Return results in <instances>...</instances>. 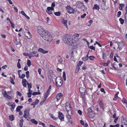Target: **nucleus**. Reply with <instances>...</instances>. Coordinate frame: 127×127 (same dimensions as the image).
Returning a JSON list of instances; mask_svg holds the SVG:
<instances>
[{
	"label": "nucleus",
	"instance_id": "f257e3e1",
	"mask_svg": "<svg viewBox=\"0 0 127 127\" xmlns=\"http://www.w3.org/2000/svg\"><path fill=\"white\" fill-rule=\"evenodd\" d=\"M37 30L38 33L44 40L48 41L52 40V36L50 33L45 30L42 26H38Z\"/></svg>",
	"mask_w": 127,
	"mask_h": 127
},
{
	"label": "nucleus",
	"instance_id": "f03ea898",
	"mask_svg": "<svg viewBox=\"0 0 127 127\" xmlns=\"http://www.w3.org/2000/svg\"><path fill=\"white\" fill-rule=\"evenodd\" d=\"M64 42L67 44L72 46H75V44L74 41L73 39V36L71 35L66 34L63 38Z\"/></svg>",
	"mask_w": 127,
	"mask_h": 127
},
{
	"label": "nucleus",
	"instance_id": "7ed1b4c3",
	"mask_svg": "<svg viewBox=\"0 0 127 127\" xmlns=\"http://www.w3.org/2000/svg\"><path fill=\"white\" fill-rule=\"evenodd\" d=\"M25 30L24 31V32L25 33L26 36L28 38L30 39L31 37V35L30 34V32L29 31L28 28L25 26L24 27Z\"/></svg>",
	"mask_w": 127,
	"mask_h": 127
},
{
	"label": "nucleus",
	"instance_id": "20e7f679",
	"mask_svg": "<svg viewBox=\"0 0 127 127\" xmlns=\"http://www.w3.org/2000/svg\"><path fill=\"white\" fill-rule=\"evenodd\" d=\"M67 12L69 14L74 13L75 11L74 9L72 8L70 5H68L66 7Z\"/></svg>",
	"mask_w": 127,
	"mask_h": 127
},
{
	"label": "nucleus",
	"instance_id": "39448f33",
	"mask_svg": "<svg viewBox=\"0 0 127 127\" xmlns=\"http://www.w3.org/2000/svg\"><path fill=\"white\" fill-rule=\"evenodd\" d=\"M29 109H26L24 111V115H23L24 117L28 120L30 119V118L29 117Z\"/></svg>",
	"mask_w": 127,
	"mask_h": 127
},
{
	"label": "nucleus",
	"instance_id": "423d86ee",
	"mask_svg": "<svg viewBox=\"0 0 127 127\" xmlns=\"http://www.w3.org/2000/svg\"><path fill=\"white\" fill-rule=\"evenodd\" d=\"M65 109L67 113H70V114H72V110L71 109V106L70 104L68 105H66L65 106Z\"/></svg>",
	"mask_w": 127,
	"mask_h": 127
},
{
	"label": "nucleus",
	"instance_id": "0eeeda50",
	"mask_svg": "<svg viewBox=\"0 0 127 127\" xmlns=\"http://www.w3.org/2000/svg\"><path fill=\"white\" fill-rule=\"evenodd\" d=\"M75 5L77 7L79 8H81L83 6L84 7L85 6V5H84L82 2L79 1L76 2Z\"/></svg>",
	"mask_w": 127,
	"mask_h": 127
},
{
	"label": "nucleus",
	"instance_id": "6e6552de",
	"mask_svg": "<svg viewBox=\"0 0 127 127\" xmlns=\"http://www.w3.org/2000/svg\"><path fill=\"white\" fill-rule=\"evenodd\" d=\"M58 116L61 121H64V116L61 112H60L58 113Z\"/></svg>",
	"mask_w": 127,
	"mask_h": 127
},
{
	"label": "nucleus",
	"instance_id": "1a4fd4ad",
	"mask_svg": "<svg viewBox=\"0 0 127 127\" xmlns=\"http://www.w3.org/2000/svg\"><path fill=\"white\" fill-rule=\"evenodd\" d=\"M54 9V8H53L48 7L47 8V9L46 10V12L48 14H52V11Z\"/></svg>",
	"mask_w": 127,
	"mask_h": 127
},
{
	"label": "nucleus",
	"instance_id": "9d476101",
	"mask_svg": "<svg viewBox=\"0 0 127 127\" xmlns=\"http://www.w3.org/2000/svg\"><path fill=\"white\" fill-rule=\"evenodd\" d=\"M56 85L58 87L61 86L62 85L63 83L62 80L61 78L58 80L57 81H56Z\"/></svg>",
	"mask_w": 127,
	"mask_h": 127
},
{
	"label": "nucleus",
	"instance_id": "9b49d317",
	"mask_svg": "<svg viewBox=\"0 0 127 127\" xmlns=\"http://www.w3.org/2000/svg\"><path fill=\"white\" fill-rule=\"evenodd\" d=\"M89 110L90 111L89 112V117L91 118H93L95 116L94 112L93 111L91 108H89Z\"/></svg>",
	"mask_w": 127,
	"mask_h": 127
},
{
	"label": "nucleus",
	"instance_id": "f8f14e48",
	"mask_svg": "<svg viewBox=\"0 0 127 127\" xmlns=\"http://www.w3.org/2000/svg\"><path fill=\"white\" fill-rule=\"evenodd\" d=\"M7 105L11 107L10 110L11 111H13L15 107V104L12 102L11 103H9L7 104Z\"/></svg>",
	"mask_w": 127,
	"mask_h": 127
},
{
	"label": "nucleus",
	"instance_id": "ddd939ff",
	"mask_svg": "<svg viewBox=\"0 0 127 127\" xmlns=\"http://www.w3.org/2000/svg\"><path fill=\"white\" fill-rule=\"evenodd\" d=\"M118 49L120 50H121L124 46V44L122 41L119 42L118 43Z\"/></svg>",
	"mask_w": 127,
	"mask_h": 127
},
{
	"label": "nucleus",
	"instance_id": "4468645a",
	"mask_svg": "<svg viewBox=\"0 0 127 127\" xmlns=\"http://www.w3.org/2000/svg\"><path fill=\"white\" fill-rule=\"evenodd\" d=\"M62 93H59L57 94L56 95V98L57 99V101H58L60 98L62 97L63 96Z\"/></svg>",
	"mask_w": 127,
	"mask_h": 127
},
{
	"label": "nucleus",
	"instance_id": "2eb2a0df",
	"mask_svg": "<svg viewBox=\"0 0 127 127\" xmlns=\"http://www.w3.org/2000/svg\"><path fill=\"white\" fill-rule=\"evenodd\" d=\"M23 55H24L25 56H29V57H34V56H35L36 57H38L39 56L38 54H37L36 55H32V56H31V55H30V53L29 54V53H23Z\"/></svg>",
	"mask_w": 127,
	"mask_h": 127
},
{
	"label": "nucleus",
	"instance_id": "dca6fc26",
	"mask_svg": "<svg viewBox=\"0 0 127 127\" xmlns=\"http://www.w3.org/2000/svg\"><path fill=\"white\" fill-rule=\"evenodd\" d=\"M79 90L82 95H84L86 92V90L85 89L83 88H80L79 89Z\"/></svg>",
	"mask_w": 127,
	"mask_h": 127
},
{
	"label": "nucleus",
	"instance_id": "f3484780",
	"mask_svg": "<svg viewBox=\"0 0 127 127\" xmlns=\"http://www.w3.org/2000/svg\"><path fill=\"white\" fill-rule=\"evenodd\" d=\"M38 51L39 52L44 54L47 53H48V51H45L43 49L41 48H39L38 50Z\"/></svg>",
	"mask_w": 127,
	"mask_h": 127
},
{
	"label": "nucleus",
	"instance_id": "a211bd4d",
	"mask_svg": "<svg viewBox=\"0 0 127 127\" xmlns=\"http://www.w3.org/2000/svg\"><path fill=\"white\" fill-rule=\"evenodd\" d=\"M98 104L100 108L102 109H103L104 105L103 103V101L102 100L99 99V100Z\"/></svg>",
	"mask_w": 127,
	"mask_h": 127
},
{
	"label": "nucleus",
	"instance_id": "6ab92c4d",
	"mask_svg": "<svg viewBox=\"0 0 127 127\" xmlns=\"http://www.w3.org/2000/svg\"><path fill=\"white\" fill-rule=\"evenodd\" d=\"M39 101L38 99H36L35 101L32 102L31 104V105H32L33 106V108H34L35 107V105L38 104Z\"/></svg>",
	"mask_w": 127,
	"mask_h": 127
},
{
	"label": "nucleus",
	"instance_id": "aec40b11",
	"mask_svg": "<svg viewBox=\"0 0 127 127\" xmlns=\"http://www.w3.org/2000/svg\"><path fill=\"white\" fill-rule=\"evenodd\" d=\"M122 124L125 125H127V119H124L122 121Z\"/></svg>",
	"mask_w": 127,
	"mask_h": 127
},
{
	"label": "nucleus",
	"instance_id": "412c9836",
	"mask_svg": "<svg viewBox=\"0 0 127 127\" xmlns=\"http://www.w3.org/2000/svg\"><path fill=\"white\" fill-rule=\"evenodd\" d=\"M27 80H26L24 79L22 80V84L25 87H26L27 86L26 83L27 82Z\"/></svg>",
	"mask_w": 127,
	"mask_h": 127
},
{
	"label": "nucleus",
	"instance_id": "4be33fe9",
	"mask_svg": "<svg viewBox=\"0 0 127 127\" xmlns=\"http://www.w3.org/2000/svg\"><path fill=\"white\" fill-rule=\"evenodd\" d=\"M50 92L47 91L45 93L44 97V101H45L46 99V98L48 96V95H49L50 94Z\"/></svg>",
	"mask_w": 127,
	"mask_h": 127
},
{
	"label": "nucleus",
	"instance_id": "5701e85b",
	"mask_svg": "<svg viewBox=\"0 0 127 127\" xmlns=\"http://www.w3.org/2000/svg\"><path fill=\"white\" fill-rule=\"evenodd\" d=\"M100 9L99 6L97 4H94V6L93 8V10H99Z\"/></svg>",
	"mask_w": 127,
	"mask_h": 127
},
{
	"label": "nucleus",
	"instance_id": "b1692460",
	"mask_svg": "<svg viewBox=\"0 0 127 127\" xmlns=\"http://www.w3.org/2000/svg\"><path fill=\"white\" fill-rule=\"evenodd\" d=\"M49 116L51 118H52L54 120H57V118L55 117L54 116V115L50 113L49 114Z\"/></svg>",
	"mask_w": 127,
	"mask_h": 127
},
{
	"label": "nucleus",
	"instance_id": "393cba45",
	"mask_svg": "<svg viewBox=\"0 0 127 127\" xmlns=\"http://www.w3.org/2000/svg\"><path fill=\"white\" fill-rule=\"evenodd\" d=\"M68 114L67 115L66 117L68 119H71V114H70V113H67Z\"/></svg>",
	"mask_w": 127,
	"mask_h": 127
},
{
	"label": "nucleus",
	"instance_id": "a878e982",
	"mask_svg": "<svg viewBox=\"0 0 127 127\" xmlns=\"http://www.w3.org/2000/svg\"><path fill=\"white\" fill-rule=\"evenodd\" d=\"M23 108V107L21 106H18L16 108V111L18 112H19L20 111L21 109Z\"/></svg>",
	"mask_w": 127,
	"mask_h": 127
},
{
	"label": "nucleus",
	"instance_id": "bb28decb",
	"mask_svg": "<svg viewBox=\"0 0 127 127\" xmlns=\"http://www.w3.org/2000/svg\"><path fill=\"white\" fill-rule=\"evenodd\" d=\"M9 120L11 121H13L14 120V115H10L9 116Z\"/></svg>",
	"mask_w": 127,
	"mask_h": 127
},
{
	"label": "nucleus",
	"instance_id": "cd10ccee",
	"mask_svg": "<svg viewBox=\"0 0 127 127\" xmlns=\"http://www.w3.org/2000/svg\"><path fill=\"white\" fill-rule=\"evenodd\" d=\"M67 21L66 20H64L63 22V24L67 28Z\"/></svg>",
	"mask_w": 127,
	"mask_h": 127
},
{
	"label": "nucleus",
	"instance_id": "c85d7f7f",
	"mask_svg": "<svg viewBox=\"0 0 127 127\" xmlns=\"http://www.w3.org/2000/svg\"><path fill=\"white\" fill-rule=\"evenodd\" d=\"M106 54L104 52H103L102 54V58L103 59H106Z\"/></svg>",
	"mask_w": 127,
	"mask_h": 127
},
{
	"label": "nucleus",
	"instance_id": "c756f323",
	"mask_svg": "<svg viewBox=\"0 0 127 127\" xmlns=\"http://www.w3.org/2000/svg\"><path fill=\"white\" fill-rule=\"evenodd\" d=\"M14 42L15 44L16 45H18L20 43L18 39H15V40L14 41Z\"/></svg>",
	"mask_w": 127,
	"mask_h": 127
},
{
	"label": "nucleus",
	"instance_id": "7c9ffc66",
	"mask_svg": "<svg viewBox=\"0 0 127 127\" xmlns=\"http://www.w3.org/2000/svg\"><path fill=\"white\" fill-rule=\"evenodd\" d=\"M23 119H21L20 120V123L19 124V126L20 127H22L23 125Z\"/></svg>",
	"mask_w": 127,
	"mask_h": 127
},
{
	"label": "nucleus",
	"instance_id": "2f4dec72",
	"mask_svg": "<svg viewBox=\"0 0 127 127\" xmlns=\"http://www.w3.org/2000/svg\"><path fill=\"white\" fill-rule=\"evenodd\" d=\"M54 14L56 16H60L61 14V12L59 11L56 12L54 13Z\"/></svg>",
	"mask_w": 127,
	"mask_h": 127
},
{
	"label": "nucleus",
	"instance_id": "473e14b6",
	"mask_svg": "<svg viewBox=\"0 0 127 127\" xmlns=\"http://www.w3.org/2000/svg\"><path fill=\"white\" fill-rule=\"evenodd\" d=\"M31 121L32 123H34L35 124H37L38 123L37 121L34 119H32Z\"/></svg>",
	"mask_w": 127,
	"mask_h": 127
},
{
	"label": "nucleus",
	"instance_id": "72a5a7b5",
	"mask_svg": "<svg viewBox=\"0 0 127 127\" xmlns=\"http://www.w3.org/2000/svg\"><path fill=\"white\" fill-rule=\"evenodd\" d=\"M2 93L4 97H5L7 95H8L6 92L5 91H4L3 92H2Z\"/></svg>",
	"mask_w": 127,
	"mask_h": 127
},
{
	"label": "nucleus",
	"instance_id": "f704fd0d",
	"mask_svg": "<svg viewBox=\"0 0 127 127\" xmlns=\"http://www.w3.org/2000/svg\"><path fill=\"white\" fill-rule=\"evenodd\" d=\"M10 81L11 83L13 84H14L15 82L12 78L11 77H10Z\"/></svg>",
	"mask_w": 127,
	"mask_h": 127
},
{
	"label": "nucleus",
	"instance_id": "c9c22d12",
	"mask_svg": "<svg viewBox=\"0 0 127 127\" xmlns=\"http://www.w3.org/2000/svg\"><path fill=\"white\" fill-rule=\"evenodd\" d=\"M63 78L64 80V81H65L66 80V74L65 72H64L63 73Z\"/></svg>",
	"mask_w": 127,
	"mask_h": 127
},
{
	"label": "nucleus",
	"instance_id": "e433bc0d",
	"mask_svg": "<svg viewBox=\"0 0 127 127\" xmlns=\"http://www.w3.org/2000/svg\"><path fill=\"white\" fill-rule=\"evenodd\" d=\"M83 63V62L81 61H79V63L77 64V66L79 67Z\"/></svg>",
	"mask_w": 127,
	"mask_h": 127
},
{
	"label": "nucleus",
	"instance_id": "4c0bfd02",
	"mask_svg": "<svg viewBox=\"0 0 127 127\" xmlns=\"http://www.w3.org/2000/svg\"><path fill=\"white\" fill-rule=\"evenodd\" d=\"M27 64L28 66H30L31 65V63L30 60H28L27 63Z\"/></svg>",
	"mask_w": 127,
	"mask_h": 127
},
{
	"label": "nucleus",
	"instance_id": "58836bf2",
	"mask_svg": "<svg viewBox=\"0 0 127 127\" xmlns=\"http://www.w3.org/2000/svg\"><path fill=\"white\" fill-rule=\"evenodd\" d=\"M80 68L79 67L77 66L75 73H77L79 71Z\"/></svg>",
	"mask_w": 127,
	"mask_h": 127
},
{
	"label": "nucleus",
	"instance_id": "ea45409f",
	"mask_svg": "<svg viewBox=\"0 0 127 127\" xmlns=\"http://www.w3.org/2000/svg\"><path fill=\"white\" fill-rule=\"evenodd\" d=\"M119 20L121 24L122 25L124 23V20L122 18H120Z\"/></svg>",
	"mask_w": 127,
	"mask_h": 127
},
{
	"label": "nucleus",
	"instance_id": "a19ab883",
	"mask_svg": "<svg viewBox=\"0 0 127 127\" xmlns=\"http://www.w3.org/2000/svg\"><path fill=\"white\" fill-rule=\"evenodd\" d=\"M91 60H93L95 58V57L93 56H90L88 58Z\"/></svg>",
	"mask_w": 127,
	"mask_h": 127
},
{
	"label": "nucleus",
	"instance_id": "79ce46f5",
	"mask_svg": "<svg viewBox=\"0 0 127 127\" xmlns=\"http://www.w3.org/2000/svg\"><path fill=\"white\" fill-rule=\"evenodd\" d=\"M82 59L84 61H86L88 60V58H86V57H84L82 58Z\"/></svg>",
	"mask_w": 127,
	"mask_h": 127
},
{
	"label": "nucleus",
	"instance_id": "37998d69",
	"mask_svg": "<svg viewBox=\"0 0 127 127\" xmlns=\"http://www.w3.org/2000/svg\"><path fill=\"white\" fill-rule=\"evenodd\" d=\"M5 97H6L7 99L9 100H11L12 99V97L8 94Z\"/></svg>",
	"mask_w": 127,
	"mask_h": 127
},
{
	"label": "nucleus",
	"instance_id": "c03bdc74",
	"mask_svg": "<svg viewBox=\"0 0 127 127\" xmlns=\"http://www.w3.org/2000/svg\"><path fill=\"white\" fill-rule=\"evenodd\" d=\"M40 94V93L39 92H35L33 93L32 94L33 95H39Z\"/></svg>",
	"mask_w": 127,
	"mask_h": 127
},
{
	"label": "nucleus",
	"instance_id": "a18cd8bd",
	"mask_svg": "<svg viewBox=\"0 0 127 127\" xmlns=\"http://www.w3.org/2000/svg\"><path fill=\"white\" fill-rule=\"evenodd\" d=\"M26 77L27 78H28L29 76V72L28 71H26Z\"/></svg>",
	"mask_w": 127,
	"mask_h": 127
},
{
	"label": "nucleus",
	"instance_id": "49530a36",
	"mask_svg": "<svg viewBox=\"0 0 127 127\" xmlns=\"http://www.w3.org/2000/svg\"><path fill=\"white\" fill-rule=\"evenodd\" d=\"M25 76V74H22L21 76L20 75L19 76V77L21 79H23L24 78Z\"/></svg>",
	"mask_w": 127,
	"mask_h": 127
},
{
	"label": "nucleus",
	"instance_id": "de8ad7c7",
	"mask_svg": "<svg viewBox=\"0 0 127 127\" xmlns=\"http://www.w3.org/2000/svg\"><path fill=\"white\" fill-rule=\"evenodd\" d=\"M121 14V12L120 11H119L117 13V17H120Z\"/></svg>",
	"mask_w": 127,
	"mask_h": 127
},
{
	"label": "nucleus",
	"instance_id": "09e8293b",
	"mask_svg": "<svg viewBox=\"0 0 127 127\" xmlns=\"http://www.w3.org/2000/svg\"><path fill=\"white\" fill-rule=\"evenodd\" d=\"M36 54V52L35 51H33L31 52L30 53V55L31 56H32L34 54Z\"/></svg>",
	"mask_w": 127,
	"mask_h": 127
},
{
	"label": "nucleus",
	"instance_id": "8fccbe9b",
	"mask_svg": "<svg viewBox=\"0 0 127 127\" xmlns=\"http://www.w3.org/2000/svg\"><path fill=\"white\" fill-rule=\"evenodd\" d=\"M58 61L59 63H61L63 61V60L60 57H59L58 58Z\"/></svg>",
	"mask_w": 127,
	"mask_h": 127
},
{
	"label": "nucleus",
	"instance_id": "3c124183",
	"mask_svg": "<svg viewBox=\"0 0 127 127\" xmlns=\"http://www.w3.org/2000/svg\"><path fill=\"white\" fill-rule=\"evenodd\" d=\"M17 66L19 68H21V65L20 64V62H18V63H17Z\"/></svg>",
	"mask_w": 127,
	"mask_h": 127
},
{
	"label": "nucleus",
	"instance_id": "603ef678",
	"mask_svg": "<svg viewBox=\"0 0 127 127\" xmlns=\"http://www.w3.org/2000/svg\"><path fill=\"white\" fill-rule=\"evenodd\" d=\"M89 47L92 50H95V47L92 46H91L90 47Z\"/></svg>",
	"mask_w": 127,
	"mask_h": 127
},
{
	"label": "nucleus",
	"instance_id": "864d4df0",
	"mask_svg": "<svg viewBox=\"0 0 127 127\" xmlns=\"http://www.w3.org/2000/svg\"><path fill=\"white\" fill-rule=\"evenodd\" d=\"M78 113L80 115H81L82 114V112L80 110H78L77 111Z\"/></svg>",
	"mask_w": 127,
	"mask_h": 127
},
{
	"label": "nucleus",
	"instance_id": "5fc2aeb1",
	"mask_svg": "<svg viewBox=\"0 0 127 127\" xmlns=\"http://www.w3.org/2000/svg\"><path fill=\"white\" fill-rule=\"evenodd\" d=\"M10 24H11L12 27L13 28H15L14 25L12 23V22H11V23H10Z\"/></svg>",
	"mask_w": 127,
	"mask_h": 127
},
{
	"label": "nucleus",
	"instance_id": "6e6d98bb",
	"mask_svg": "<svg viewBox=\"0 0 127 127\" xmlns=\"http://www.w3.org/2000/svg\"><path fill=\"white\" fill-rule=\"evenodd\" d=\"M74 35L75 36V37H79V35L78 34V33H75L74 34Z\"/></svg>",
	"mask_w": 127,
	"mask_h": 127
},
{
	"label": "nucleus",
	"instance_id": "4d7b16f0",
	"mask_svg": "<svg viewBox=\"0 0 127 127\" xmlns=\"http://www.w3.org/2000/svg\"><path fill=\"white\" fill-rule=\"evenodd\" d=\"M55 6V3L54 2H53L52 3L51 7H52V8H54V7Z\"/></svg>",
	"mask_w": 127,
	"mask_h": 127
},
{
	"label": "nucleus",
	"instance_id": "13d9d810",
	"mask_svg": "<svg viewBox=\"0 0 127 127\" xmlns=\"http://www.w3.org/2000/svg\"><path fill=\"white\" fill-rule=\"evenodd\" d=\"M86 15V13H84L83 15L81 16V18H84L85 17Z\"/></svg>",
	"mask_w": 127,
	"mask_h": 127
},
{
	"label": "nucleus",
	"instance_id": "bf43d9fd",
	"mask_svg": "<svg viewBox=\"0 0 127 127\" xmlns=\"http://www.w3.org/2000/svg\"><path fill=\"white\" fill-rule=\"evenodd\" d=\"M28 89H30L32 87V85L31 83H30L29 85H28Z\"/></svg>",
	"mask_w": 127,
	"mask_h": 127
},
{
	"label": "nucleus",
	"instance_id": "052dcab7",
	"mask_svg": "<svg viewBox=\"0 0 127 127\" xmlns=\"http://www.w3.org/2000/svg\"><path fill=\"white\" fill-rule=\"evenodd\" d=\"M17 95H18L19 96H21V95H22V94L20 92H19L18 91H17Z\"/></svg>",
	"mask_w": 127,
	"mask_h": 127
},
{
	"label": "nucleus",
	"instance_id": "680f3d73",
	"mask_svg": "<svg viewBox=\"0 0 127 127\" xmlns=\"http://www.w3.org/2000/svg\"><path fill=\"white\" fill-rule=\"evenodd\" d=\"M38 72L40 74H41V68H39L38 69Z\"/></svg>",
	"mask_w": 127,
	"mask_h": 127
},
{
	"label": "nucleus",
	"instance_id": "e2e57ef3",
	"mask_svg": "<svg viewBox=\"0 0 127 127\" xmlns=\"http://www.w3.org/2000/svg\"><path fill=\"white\" fill-rule=\"evenodd\" d=\"M21 13L24 16L26 15L25 13L23 11H21Z\"/></svg>",
	"mask_w": 127,
	"mask_h": 127
},
{
	"label": "nucleus",
	"instance_id": "0e129e2a",
	"mask_svg": "<svg viewBox=\"0 0 127 127\" xmlns=\"http://www.w3.org/2000/svg\"><path fill=\"white\" fill-rule=\"evenodd\" d=\"M100 91L102 92H104V93H105V92L104 91V89L103 88H101L100 89Z\"/></svg>",
	"mask_w": 127,
	"mask_h": 127
},
{
	"label": "nucleus",
	"instance_id": "69168bd1",
	"mask_svg": "<svg viewBox=\"0 0 127 127\" xmlns=\"http://www.w3.org/2000/svg\"><path fill=\"white\" fill-rule=\"evenodd\" d=\"M24 69L25 71H26L28 70V67L27 65H26L24 68Z\"/></svg>",
	"mask_w": 127,
	"mask_h": 127
},
{
	"label": "nucleus",
	"instance_id": "338daca9",
	"mask_svg": "<svg viewBox=\"0 0 127 127\" xmlns=\"http://www.w3.org/2000/svg\"><path fill=\"white\" fill-rule=\"evenodd\" d=\"M73 56V55H71V59L72 60L74 61L75 60V59L74 58V56Z\"/></svg>",
	"mask_w": 127,
	"mask_h": 127
},
{
	"label": "nucleus",
	"instance_id": "774afa93",
	"mask_svg": "<svg viewBox=\"0 0 127 127\" xmlns=\"http://www.w3.org/2000/svg\"><path fill=\"white\" fill-rule=\"evenodd\" d=\"M120 6L121 7L123 8V7L124 6H125V4H120Z\"/></svg>",
	"mask_w": 127,
	"mask_h": 127
}]
</instances>
